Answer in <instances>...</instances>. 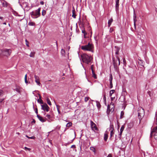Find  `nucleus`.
I'll return each mask as SVG.
<instances>
[{
  "instance_id": "obj_1",
  "label": "nucleus",
  "mask_w": 157,
  "mask_h": 157,
  "mask_svg": "<svg viewBox=\"0 0 157 157\" xmlns=\"http://www.w3.org/2000/svg\"><path fill=\"white\" fill-rule=\"evenodd\" d=\"M113 130L114 126L112 124L110 123L109 128L107 129L104 134V137H108V134L109 132L110 133V137H114L115 136H116V135H115Z\"/></svg>"
},
{
  "instance_id": "obj_2",
  "label": "nucleus",
  "mask_w": 157,
  "mask_h": 157,
  "mask_svg": "<svg viewBox=\"0 0 157 157\" xmlns=\"http://www.w3.org/2000/svg\"><path fill=\"white\" fill-rule=\"evenodd\" d=\"M81 57L83 62L88 64H90L93 59L92 57L86 54H83L81 56Z\"/></svg>"
},
{
  "instance_id": "obj_3",
  "label": "nucleus",
  "mask_w": 157,
  "mask_h": 157,
  "mask_svg": "<svg viewBox=\"0 0 157 157\" xmlns=\"http://www.w3.org/2000/svg\"><path fill=\"white\" fill-rule=\"evenodd\" d=\"M94 48L93 45L90 43H89L87 44L82 46L81 48L82 50L85 51H92V49Z\"/></svg>"
},
{
  "instance_id": "obj_4",
  "label": "nucleus",
  "mask_w": 157,
  "mask_h": 157,
  "mask_svg": "<svg viewBox=\"0 0 157 157\" xmlns=\"http://www.w3.org/2000/svg\"><path fill=\"white\" fill-rule=\"evenodd\" d=\"M11 52L12 51L10 49H4L0 50V55L8 57L10 55Z\"/></svg>"
},
{
  "instance_id": "obj_5",
  "label": "nucleus",
  "mask_w": 157,
  "mask_h": 157,
  "mask_svg": "<svg viewBox=\"0 0 157 157\" xmlns=\"http://www.w3.org/2000/svg\"><path fill=\"white\" fill-rule=\"evenodd\" d=\"M138 113L139 119H141L144 115V110L142 107H139L138 109Z\"/></svg>"
},
{
  "instance_id": "obj_6",
  "label": "nucleus",
  "mask_w": 157,
  "mask_h": 157,
  "mask_svg": "<svg viewBox=\"0 0 157 157\" xmlns=\"http://www.w3.org/2000/svg\"><path fill=\"white\" fill-rule=\"evenodd\" d=\"M31 14L33 17L36 18L39 16V8L35 11H33L31 13Z\"/></svg>"
},
{
  "instance_id": "obj_7",
  "label": "nucleus",
  "mask_w": 157,
  "mask_h": 157,
  "mask_svg": "<svg viewBox=\"0 0 157 157\" xmlns=\"http://www.w3.org/2000/svg\"><path fill=\"white\" fill-rule=\"evenodd\" d=\"M154 136V137H157V126L154 128L151 131V137H152Z\"/></svg>"
},
{
  "instance_id": "obj_8",
  "label": "nucleus",
  "mask_w": 157,
  "mask_h": 157,
  "mask_svg": "<svg viewBox=\"0 0 157 157\" xmlns=\"http://www.w3.org/2000/svg\"><path fill=\"white\" fill-rule=\"evenodd\" d=\"M41 109H43L44 112H48L49 111L50 108L46 103L41 105Z\"/></svg>"
},
{
  "instance_id": "obj_9",
  "label": "nucleus",
  "mask_w": 157,
  "mask_h": 157,
  "mask_svg": "<svg viewBox=\"0 0 157 157\" xmlns=\"http://www.w3.org/2000/svg\"><path fill=\"white\" fill-rule=\"evenodd\" d=\"M114 110V105L113 103H111L110 105L107 106V112H112Z\"/></svg>"
},
{
  "instance_id": "obj_10",
  "label": "nucleus",
  "mask_w": 157,
  "mask_h": 157,
  "mask_svg": "<svg viewBox=\"0 0 157 157\" xmlns=\"http://www.w3.org/2000/svg\"><path fill=\"white\" fill-rule=\"evenodd\" d=\"M90 122L91 123V128L92 129L95 131H98V128L96 127L95 124L94 122H93L91 120H90Z\"/></svg>"
},
{
  "instance_id": "obj_11",
  "label": "nucleus",
  "mask_w": 157,
  "mask_h": 157,
  "mask_svg": "<svg viewBox=\"0 0 157 157\" xmlns=\"http://www.w3.org/2000/svg\"><path fill=\"white\" fill-rule=\"evenodd\" d=\"M53 115L52 111L50 112L48 114H47L46 115V117H47L48 119H50L52 118Z\"/></svg>"
},
{
  "instance_id": "obj_12",
  "label": "nucleus",
  "mask_w": 157,
  "mask_h": 157,
  "mask_svg": "<svg viewBox=\"0 0 157 157\" xmlns=\"http://www.w3.org/2000/svg\"><path fill=\"white\" fill-rule=\"evenodd\" d=\"M35 78V81L36 83L37 84L39 85V78L38 76L35 75L34 76Z\"/></svg>"
},
{
  "instance_id": "obj_13",
  "label": "nucleus",
  "mask_w": 157,
  "mask_h": 157,
  "mask_svg": "<svg viewBox=\"0 0 157 157\" xmlns=\"http://www.w3.org/2000/svg\"><path fill=\"white\" fill-rule=\"evenodd\" d=\"M113 64L114 65V68L115 69H116L117 68V61H116L115 60H114L113 59Z\"/></svg>"
},
{
  "instance_id": "obj_14",
  "label": "nucleus",
  "mask_w": 157,
  "mask_h": 157,
  "mask_svg": "<svg viewBox=\"0 0 157 157\" xmlns=\"http://www.w3.org/2000/svg\"><path fill=\"white\" fill-rule=\"evenodd\" d=\"M124 125H122L121 126V128L120 130V132L119 133V135L120 136H121V135L122 134V132L124 130Z\"/></svg>"
},
{
  "instance_id": "obj_15",
  "label": "nucleus",
  "mask_w": 157,
  "mask_h": 157,
  "mask_svg": "<svg viewBox=\"0 0 157 157\" xmlns=\"http://www.w3.org/2000/svg\"><path fill=\"white\" fill-rule=\"evenodd\" d=\"M73 10H72V17L74 18H76V15L75 14V10L74 8L73 7Z\"/></svg>"
},
{
  "instance_id": "obj_16",
  "label": "nucleus",
  "mask_w": 157,
  "mask_h": 157,
  "mask_svg": "<svg viewBox=\"0 0 157 157\" xmlns=\"http://www.w3.org/2000/svg\"><path fill=\"white\" fill-rule=\"evenodd\" d=\"M21 88L19 86H16V88L15 89V90L18 92L20 93L21 91Z\"/></svg>"
},
{
  "instance_id": "obj_17",
  "label": "nucleus",
  "mask_w": 157,
  "mask_h": 157,
  "mask_svg": "<svg viewBox=\"0 0 157 157\" xmlns=\"http://www.w3.org/2000/svg\"><path fill=\"white\" fill-rule=\"evenodd\" d=\"M46 118L45 117H43L40 116V121L42 122H44L46 121Z\"/></svg>"
},
{
  "instance_id": "obj_18",
  "label": "nucleus",
  "mask_w": 157,
  "mask_h": 157,
  "mask_svg": "<svg viewBox=\"0 0 157 157\" xmlns=\"http://www.w3.org/2000/svg\"><path fill=\"white\" fill-rule=\"evenodd\" d=\"M136 14L134 15L133 17V20H134V24L135 28H136Z\"/></svg>"
},
{
  "instance_id": "obj_19",
  "label": "nucleus",
  "mask_w": 157,
  "mask_h": 157,
  "mask_svg": "<svg viewBox=\"0 0 157 157\" xmlns=\"http://www.w3.org/2000/svg\"><path fill=\"white\" fill-rule=\"evenodd\" d=\"M113 21V19L112 18H111L110 20L108 21V26L110 27Z\"/></svg>"
},
{
  "instance_id": "obj_20",
  "label": "nucleus",
  "mask_w": 157,
  "mask_h": 157,
  "mask_svg": "<svg viewBox=\"0 0 157 157\" xmlns=\"http://www.w3.org/2000/svg\"><path fill=\"white\" fill-rule=\"evenodd\" d=\"M96 105L97 107L98 108V109H99L101 107V105H100V103H99V102H98V101H96Z\"/></svg>"
},
{
  "instance_id": "obj_21",
  "label": "nucleus",
  "mask_w": 157,
  "mask_h": 157,
  "mask_svg": "<svg viewBox=\"0 0 157 157\" xmlns=\"http://www.w3.org/2000/svg\"><path fill=\"white\" fill-rule=\"evenodd\" d=\"M72 125V123L71 122H69L66 125V127L67 128H69L71 127Z\"/></svg>"
},
{
  "instance_id": "obj_22",
  "label": "nucleus",
  "mask_w": 157,
  "mask_h": 157,
  "mask_svg": "<svg viewBox=\"0 0 157 157\" xmlns=\"http://www.w3.org/2000/svg\"><path fill=\"white\" fill-rule=\"evenodd\" d=\"M115 48H116L115 54L116 55H118L119 54L120 49L118 48V47H117L116 46L115 47Z\"/></svg>"
},
{
  "instance_id": "obj_23",
  "label": "nucleus",
  "mask_w": 157,
  "mask_h": 157,
  "mask_svg": "<svg viewBox=\"0 0 157 157\" xmlns=\"http://www.w3.org/2000/svg\"><path fill=\"white\" fill-rule=\"evenodd\" d=\"M119 3H116L115 8L116 11H118L119 9Z\"/></svg>"
},
{
  "instance_id": "obj_24",
  "label": "nucleus",
  "mask_w": 157,
  "mask_h": 157,
  "mask_svg": "<svg viewBox=\"0 0 157 157\" xmlns=\"http://www.w3.org/2000/svg\"><path fill=\"white\" fill-rule=\"evenodd\" d=\"M61 54L63 56H65V50L63 49L61 50Z\"/></svg>"
},
{
  "instance_id": "obj_25",
  "label": "nucleus",
  "mask_w": 157,
  "mask_h": 157,
  "mask_svg": "<svg viewBox=\"0 0 157 157\" xmlns=\"http://www.w3.org/2000/svg\"><path fill=\"white\" fill-rule=\"evenodd\" d=\"M124 113L123 111H121V115L120 117V119H122L124 117Z\"/></svg>"
},
{
  "instance_id": "obj_26",
  "label": "nucleus",
  "mask_w": 157,
  "mask_h": 157,
  "mask_svg": "<svg viewBox=\"0 0 157 157\" xmlns=\"http://www.w3.org/2000/svg\"><path fill=\"white\" fill-rule=\"evenodd\" d=\"M92 72V77H93L95 79L97 78L96 75L95 74L94 71H93Z\"/></svg>"
},
{
  "instance_id": "obj_27",
  "label": "nucleus",
  "mask_w": 157,
  "mask_h": 157,
  "mask_svg": "<svg viewBox=\"0 0 157 157\" xmlns=\"http://www.w3.org/2000/svg\"><path fill=\"white\" fill-rule=\"evenodd\" d=\"M115 90H111L109 92V96H111L112 94L114 92Z\"/></svg>"
},
{
  "instance_id": "obj_28",
  "label": "nucleus",
  "mask_w": 157,
  "mask_h": 157,
  "mask_svg": "<svg viewBox=\"0 0 157 157\" xmlns=\"http://www.w3.org/2000/svg\"><path fill=\"white\" fill-rule=\"evenodd\" d=\"M35 54V53L34 52H31V53H30V57H34V56Z\"/></svg>"
},
{
  "instance_id": "obj_29",
  "label": "nucleus",
  "mask_w": 157,
  "mask_h": 157,
  "mask_svg": "<svg viewBox=\"0 0 157 157\" xmlns=\"http://www.w3.org/2000/svg\"><path fill=\"white\" fill-rule=\"evenodd\" d=\"M47 103L49 105H52V104H51V102L50 101V100H49V99L48 98H47Z\"/></svg>"
},
{
  "instance_id": "obj_30",
  "label": "nucleus",
  "mask_w": 157,
  "mask_h": 157,
  "mask_svg": "<svg viewBox=\"0 0 157 157\" xmlns=\"http://www.w3.org/2000/svg\"><path fill=\"white\" fill-rule=\"evenodd\" d=\"M35 25V23L33 22H30L28 23V25L30 26H33Z\"/></svg>"
},
{
  "instance_id": "obj_31",
  "label": "nucleus",
  "mask_w": 157,
  "mask_h": 157,
  "mask_svg": "<svg viewBox=\"0 0 157 157\" xmlns=\"http://www.w3.org/2000/svg\"><path fill=\"white\" fill-rule=\"evenodd\" d=\"M25 83H28V81L27 80V74L25 75Z\"/></svg>"
},
{
  "instance_id": "obj_32",
  "label": "nucleus",
  "mask_w": 157,
  "mask_h": 157,
  "mask_svg": "<svg viewBox=\"0 0 157 157\" xmlns=\"http://www.w3.org/2000/svg\"><path fill=\"white\" fill-rule=\"evenodd\" d=\"M4 93V91L1 90H0V96H2Z\"/></svg>"
},
{
  "instance_id": "obj_33",
  "label": "nucleus",
  "mask_w": 157,
  "mask_h": 157,
  "mask_svg": "<svg viewBox=\"0 0 157 157\" xmlns=\"http://www.w3.org/2000/svg\"><path fill=\"white\" fill-rule=\"evenodd\" d=\"M113 80V77L111 74H110L109 80L110 82H112Z\"/></svg>"
},
{
  "instance_id": "obj_34",
  "label": "nucleus",
  "mask_w": 157,
  "mask_h": 157,
  "mask_svg": "<svg viewBox=\"0 0 157 157\" xmlns=\"http://www.w3.org/2000/svg\"><path fill=\"white\" fill-rule=\"evenodd\" d=\"M89 97H86L85 98V102H86L89 99Z\"/></svg>"
},
{
  "instance_id": "obj_35",
  "label": "nucleus",
  "mask_w": 157,
  "mask_h": 157,
  "mask_svg": "<svg viewBox=\"0 0 157 157\" xmlns=\"http://www.w3.org/2000/svg\"><path fill=\"white\" fill-rule=\"evenodd\" d=\"M116 57L118 61V65H119L120 64V59L117 56H116Z\"/></svg>"
},
{
  "instance_id": "obj_36",
  "label": "nucleus",
  "mask_w": 157,
  "mask_h": 157,
  "mask_svg": "<svg viewBox=\"0 0 157 157\" xmlns=\"http://www.w3.org/2000/svg\"><path fill=\"white\" fill-rule=\"evenodd\" d=\"M113 83L112 82H110V88L111 89L113 87Z\"/></svg>"
},
{
  "instance_id": "obj_37",
  "label": "nucleus",
  "mask_w": 157,
  "mask_h": 157,
  "mask_svg": "<svg viewBox=\"0 0 157 157\" xmlns=\"http://www.w3.org/2000/svg\"><path fill=\"white\" fill-rule=\"evenodd\" d=\"M25 41L26 44V46L27 47H29V42L27 41V39L25 40Z\"/></svg>"
},
{
  "instance_id": "obj_38",
  "label": "nucleus",
  "mask_w": 157,
  "mask_h": 157,
  "mask_svg": "<svg viewBox=\"0 0 157 157\" xmlns=\"http://www.w3.org/2000/svg\"><path fill=\"white\" fill-rule=\"evenodd\" d=\"M24 149L25 150H28L29 151H30L31 150V149L30 148H28V147H25Z\"/></svg>"
},
{
  "instance_id": "obj_39",
  "label": "nucleus",
  "mask_w": 157,
  "mask_h": 157,
  "mask_svg": "<svg viewBox=\"0 0 157 157\" xmlns=\"http://www.w3.org/2000/svg\"><path fill=\"white\" fill-rule=\"evenodd\" d=\"M46 13V11L45 10H43L42 12V15L43 16H44Z\"/></svg>"
},
{
  "instance_id": "obj_40",
  "label": "nucleus",
  "mask_w": 157,
  "mask_h": 157,
  "mask_svg": "<svg viewBox=\"0 0 157 157\" xmlns=\"http://www.w3.org/2000/svg\"><path fill=\"white\" fill-rule=\"evenodd\" d=\"M90 149L91 150H92L93 151L95 152V148L93 147H90Z\"/></svg>"
},
{
  "instance_id": "obj_41",
  "label": "nucleus",
  "mask_w": 157,
  "mask_h": 157,
  "mask_svg": "<svg viewBox=\"0 0 157 157\" xmlns=\"http://www.w3.org/2000/svg\"><path fill=\"white\" fill-rule=\"evenodd\" d=\"M113 31V28H110L109 32L110 33H112Z\"/></svg>"
},
{
  "instance_id": "obj_42",
  "label": "nucleus",
  "mask_w": 157,
  "mask_h": 157,
  "mask_svg": "<svg viewBox=\"0 0 157 157\" xmlns=\"http://www.w3.org/2000/svg\"><path fill=\"white\" fill-rule=\"evenodd\" d=\"M103 99L105 101H106V97H105V94H104V95L103 96Z\"/></svg>"
},
{
  "instance_id": "obj_43",
  "label": "nucleus",
  "mask_w": 157,
  "mask_h": 157,
  "mask_svg": "<svg viewBox=\"0 0 157 157\" xmlns=\"http://www.w3.org/2000/svg\"><path fill=\"white\" fill-rule=\"evenodd\" d=\"M4 99V98H0V103H2Z\"/></svg>"
},
{
  "instance_id": "obj_44",
  "label": "nucleus",
  "mask_w": 157,
  "mask_h": 157,
  "mask_svg": "<svg viewBox=\"0 0 157 157\" xmlns=\"http://www.w3.org/2000/svg\"><path fill=\"white\" fill-rule=\"evenodd\" d=\"M93 67H94V65H91V69L92 71H94V70H93Z\"/></svg>"
},
{
  "instance_id": "obj_45",
  "label": "nucleus",
  "mask_w": 157,
  "mask_h": 157,
  "mask_svg": "<svg viewBox=\"0 0 157 157\" xmlns=\"http://www.w3.org/2000/svg\"><path fill=\"white\" fill-rule=\"evenodd\" d=\"M56 106H57V110H58V113H60V111L59 110V108H58V105H56Z\"/></svg>"
},
{
  "instance_id": "obj_46",
  "label": "nucleus",
  "mask_w": 157,
  "mask_h": 157,
  "mask_svg": "<svg viewBox=\"0 0 157 157\" xmlns=\"http://www.w3.org/2000/svg\"><path fill=\"white\" fill-rule=\"evenodd\" d=\"M156 120H155V123L157 124V115L156 116Z\"/></svg>"
},
{
  "instance_id": "obj_47",
  "label": "nucleus",
  "mask_w": 157,
  "mask_h": 157,
  "mask_svg": "<svg viewBox=\"0 0 157 157\" xmlns=\"http://www.w3.org/2000/svg\"><path fill=\"white\" fill-rule=\"evenodd\" d=\"M107 157H112V154H109Z\"/></svg>"
},
{
  "instance_id": "obj_48",
  "label": "nucleus",
  "mask_w": 157,
  "mask_h": 157,
  "mask_svg": "<svg viewBox=\"0 0 157 157\" xmlns=\"http://www.w3.org/2000/svg\"><path fill=\"white\" fill-rule=\"evenodd\" d=\"M36 122V121H35V120L34 119H33V121H31V123H35Z\"/></svg>"
},
{
  "instance_id": "obj_49",
  "label": "nucleus",
  "mask_w": 157,
  "mask_h": 157,
  "mask_svg": "<svg viewBox=\"0 0 157 157\" xmlns=\"http://www.w3.org/2000/svg\"><path fill=\"white\" fill-rule=\"evenodd\" d=\"M40 104H43L42 101L41 100V99L40 97Z\"/></svg>"
},
{
  "instance_id": "obj_50",
  "label": "nucleus",
  "mask_w": 157,
  "mask_h": 157,
  "mask_svg": "<svg viewBox=\"0 0 157 157\" xmlns=\"http://www.w3.org/2000/svg\"><path fill=\"white\" fill-rule=\"evenodd\" d=\"M119 0H115L116 3H119Z\"/></svg>"
},
{
  "instance_id": "obj_51",
  "label": "nucleus",
  "mask_w": 157,
  "mask_h": 157,
  "mask_svg": "<svg viewBox=\"0 0 157 157\" xmlns=\"http://www.w3.org/2000/svg\"><path fill=\"white\" fill-rule=\"evenodd\" d=\"M75 145H73L71 146V148H75Z\"/></svg>"
},
{
  "instance_id": "obj_52",
  "label": "nucleus",
  "mask_w": 157,
  "mask_h": 157,
  "mask_svg": "<svg viewBox=\"0 0 157 157\" xmlns=\"http://www.w3.org/2000/svg\"><path fill=\"white\" fill-rule=\"evenodd\" d=\"M40 3L41 4L43 5L44 4V2L43 1H41L40 2Z\"/></svg>"
},
{
  "instance_id": "obj_53",
  "label": "nucleus",
  "mask_w": 157,
  "mask_h": 157,
  "mask_svg": "<svg viewBox=\"0 0 157 157\" xmlns=\"http://www.w3.org/2000/svg\"><path fill=\"white\" fill-rule=\"evenodd\" d=\"M140 61L141 62V63L140 65H142V66L143 65V63L142 62V61L140 60Z\"/></svg>"
},
{
  "instance_id": "obj_54",
  "label": "nucleus",
  "mask_w": 157,
  "mask_h": 157,
  "mask_svg": "<svg viewBox=\"0 0 157 157\" xmlns=\"http://www.w3.org/2000/svg\"><path fill=\"white\" fill-rule=\"evenodd\" d=\"M82 32L83 33H85V31L84 30H82Z\"/></svg>"
},
{
  "instance_id": "obj_55",
  "label": "nucleus",
  "mask_w": 157,
  "mask_h": 157,
  "mask_svg": "<svg viewBox=\"0 0 157 157\" xmlns=\"http://www.w3.org/2000/svg\"><path fill=\"white\" fill-rule=\"evenodd\" d=\"M104 140L105 141H106L107 140V139L108 138H104Z\"/></svg>"
},
{
  "instance_id": "obj_56",
  "label": "nucleus",
  "mask_w": 157,
  "mask_h": 157,
  "mask_svg": "<svg viewBox=\"0 0 157 157\" xmlns=\"http://www.w3.org/2000/svg\"><path fill=\"white\" fill-rule=\"evenodd\" d=\"M35 112L36 113V114H37L38 113V111H37V109H36V111H35Z\"/></svg>"
},
{
  "instance_id": "obj_57",
  "label": "nucleus",
  "mask_w": 157,
  "mask_h": 157,
  "mask_svg": "<svg viewBox=\"0 0 157 157\" xmlns=\"http://www.w3.org/2000/svg\"><path fill=\"white\" fill-rule=\"evenodd\" d=\"M37 101L38 103H39V98L37 99Z\"/></svg>"
},
{
  "instance_id": "obj_58",
  "label": "nucleus",
  "mask_w": 157,
  "mask_h": 157,
  "mask_svg": "<svg viewBox=\"0 0 157 157\" xmlns=\"http://www.w3.org/2000/svg\"><path fill=\"white\" fill-rule=\"evenodd\" d=\"M56 46H57V47H58V44H57V41H56Z\"/></svg>"
},
{
  "instance_id": "obj_59",
  "label": "nucleus",
  "mask_w": 157,
  "mask_h": 157,
  "mask_svg": "<svg viewBox=\"0 0 157 157\" xmlns=\"http://www.w3.org/2000/svg\"><path fill=\"white\" fill-rule=\"evenodd\" d=\"M3 18V17H0V19H2Z\"/></svg>"
},
{
  "instance_id": "obj_60",
  "label": "nucleus",
  "mask_w": 157,
  "mask_h": 157,
  "mask_svg": "<svg viewBox=\"0 0 157 157\" xmlns=\"http://www.w3.org/2000/svg\"><path fill=\"white\" fill-rule=\"evenodd\" d=\"M37 117L39 119V115L37 114Z\"/></svg>"
},
{
  "instance_id": "obj_61",
  "label": "nucleus",
  "mask_w": 157,
  "mask_h": 157,
  "mask_svg": "<svg viewBox=\"0 0 157 157\" xmlns=\"http://www.w3.org/2000/svg\"><path fill=\"white\" fill-rule=\"evenodd\" d=\"M3 24H4V25H6V22H4V23H3Z\"/></svg>"
},
{
  "instance_id": "obj_62",
  "label": "nucleus",
  "mask_w": 157,
  "mask_h": 157,
  "mask_svg": "<svg viewBox=\"0 0 157 157\" xmlns=\"http://www.w3.org/2000/svg\"><path fill=\"white\" fill-rule=\"evenodd\" d=\"M26 136L27 137V138H28V137H29L28 136ZM31 137H33V136H32Z\"/></svg>"
},
{
  "instance_id": "obj_63",
  "label": "nucleus",
  "mask_w": 157,
  "mask_h": 157,
  "mask_svg": "<svg viewBox=\"0 0 157 157\" xmlns=\"http://www.w3.org/2000/svg\"><path fill=\"white\" fill-rule=\"evenodd\" d=\"M155 11L157 12V8L155 9Z\"/></svg>"
},
{
  "instance_id": "obj_64",
  "label": "nucleus",
  "mask_w": 157,
  "mask_h": 157,
  "mask_svg": "<svg viewBox=\"0 0 157 157\" xmlns=\"http://www.w3.org/2000/svg\"><path fill=\"white\" fill-rule=\"evenodd\" d=\"M68 49L69 50L70 49V47L69 46H68Z\"/></svg>"
}]
</instances>
